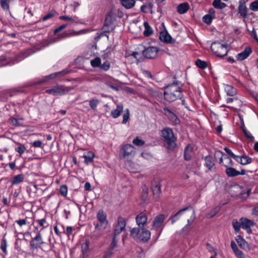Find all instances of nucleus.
Instances as JSON below:
<instances>
[{
	"mask_svg": "<svg viewBox=\"0 0 258 258\" xmlns=\"http://www.w3.org/2000/svg\"><path fill=\"white\" fill-rule=\"evenodd\" d=\"M67 27V24H63L54 30L53 36H52V38L51 40L52 43H54L60 41L66 37H72L81 35L88 33L90 31L89 29H85L79 31H73L71 33L66 35L62 31Z\"/></svg>",
	"mask_w": 258,
	"mask_h": 258,
	"instance_id": "nucleus-1",
	"label": "nucleus"
},
{
	"mask_svg": "<svg viewBox=\"0 0 258 258\" xmlns=\"http://www.w3.org/2000/svg\"><path fill=\"white\" fill-rule=\"evenodd\" d=\"M164 98L169 102H172L182 97L181 89L176 83L167 86L164 91Z\"/></svg>",
	"mask_w": 258,
	"mask_h": 258,
	"instance_id": "nucleus-2",
	"label": "nucleus"
},
{
	"mask_svg": "<svg viewBox=\"0 0 258 258\" xmlns=\"http://www.w3.org/2000/svg\"><path fill=\"white\" fill-rule=\"evenodd\" d=\"M131 235L137 242H147L151 237V232L145 228H134L131 230Z\"/></svg>",
	"mask_w": 258,
	"mask_h": 258,
	"instance_id": "nucleus-3",
	"label": "nucleus"
},
{
	"mask_svg": "<svg viewBox=\"0 0 258 258\" xmlns=\"http://www.w3.org/2000/svg\"><path fill=\"white\" fill-rule=\"evenodd\" d=\"M162 140L166 143V148L173 150L176 146V137L174 135L173 131L170 128H165L162 131Z\"/></svg>",
	"mask_w": 258,
	"mask_h": 258,
	"instance_id": "nucleus-4",
	"label": "nucleus"
},
{
	"mask_svg": "<svg viewBox=\"0 0 258 258\" xmlns=\"http://www.w3.org/2000/svg\"><path fill=\"white\" fill-rule=\"evenodd\" d=\"M211 49L213 53L220 57L225 56L228 52L227 45L219 41L213 42L211 46Z\"/></svg>",
	"mask_w": 258,
	"mask_h": 258,
	"instance_id": "nucleus-5",
	"label": "nucleus"
},
{
	"mask_svg": "<svg viewBox=\"0 0 258 258\" xmlns=\"http://www.w3.org/2000/svg\"><path fill=\"white\" fill-rule=\"evenodd\" d=\"M96 218L99 223L95 224V228L99 231L105 229L108 224L105 212L103 210H99L97 214Z\"/></svg>",
	"mask_w": 258,
	"mask_h": 258,
	"instance_id": "nucleus-6",
	"label": "nucleus"
},
{
	"mask_svg": "<svg viewBox=\"0 0 258 258\" xmlns=\"http://www.w3.org/2000/svg\"><path fill=\"white\" fill-rule=\"evenodd\" d=\"M73 89V88L72 87L57 85L52 89L46 90L45 92L54 96L63 95Z\"/></svg>",
	"mask_w": 258,
	"mask_h": 258,
	"instance_id": "nucleus-7",
	"label": "nucleus"
},
{
	"mask_svg": "<svg viewBox=\"0 0 258 258\" xmlns=\"http://www.w3.org/2000/svg\"><path fill=\"white\" fill-rule=\"evenodd\" d=\"M136 151L134 147L131 144L124 145L120 149V155L121 158L128 160L134 157Z\"/></svg>",
	"mask_w": 258,
	"mask_h": 258,
	"instance_id": "nucleus-8",
	"label": "nucleus"
},
{
	"mask_svg": "<svg viewBox=\"0 0 258 258\" xmlns=\"http://www.w3.org/2000/svg\"><path fill=\"white\" fill-rule=\"evenodd\" d=\"M164 219V215L160 214L156 216L153 221L152 229L156 231H159L158 237L160 235L163 228V222Z\"/></svg>",
	"mask_w": 258,
	"mask_h": 258,
	"instance_id": "nucleus-9",
	"label": "nucleus"
},
{
	"mask_svg": "<svg viewBox=\"0 0 258 258\" xmlns=\"http://www.w3.org/2000/svg\"><path fill=\"white\" fill-rule=\"evenodd\" d=\"M125 226L126 221L125 219L121 217H119L117 218V223L114 227L113 235L115 236L119 235L122 231L125 230Z\"/></svg>",
	"mask_w": 258,
	"mask_h": 258,
	"instance_id": "nucleus-10",
	"label": "nucleus"
},
{
	"mask_svg": "<svg viewBox=\"0 0 258 258\" xmlns=\"http://www.w3.org/2000/svg\"><path fill=\"white\" fill-rule=\"evenodd\" d=\"M239 221L241 222V228L246 230L248 234H251L252 233L251 227L255 225V222L245 217L240 218Z\"/></svg>",
	"mask_w": 258,
	"mask_h": 258,
	"instance_id": "nucleus-11",
	"label": "nucleus"
},
{
	"mask_svg": "<svg viewBox=\"0 0 258 258\" xmlns=\"http://www.w3.org/2000/svg\"><path fill=\"white\" fill-rule=\"evenodd\" d=\"M158 51L159 49L157 47H148L143 51V55L147 58H154L157 56Z\"/></svg>",
	"mask_w": 258,
	"mask_h": 258,
	"instance_id": "nucleus-12",
	"label": "nucleus"
},
{
	"mask_svg": "<svg viewBox=\"0 0 258 258\" xmlns=\"http://www.w3.org/2000/svg\"><path fill=\"white\" fill-rule=\"evenodd\" d=\"M44 243L41 233L38 232L35 237L30 241V247L32 249H37Z\"/></svg>",
	"mask_w": 258,
	"mask_h": 258,
	"instance_id": "nucleus-13",
	"label": "nucleus"
},
{
	"mask_svg": "<svg viewBox=\"0 0 258 258\" xmlns=\"http://www.w3.org/2000/svg\"><path fill=\"white\" fill-rule=\"evenodd\" d=\"M247 1L248 0H239L238 2V13L240 15V18L245 19L247 17L248 9L246 4Z\"/></svg>",
	"mask_w": 258,
	"mask_h": 258,
	"instance_id": "nucleus-14",
	"label": "nucleus"
},
{
	"mask_svg": "<svg viewBox=\"0 0 258 258\" xmlns=\"http://www.w3.org/2000/svg\"><path fill=\"white\" fill-rule=\"evenodd\" d=\"M68 73L69 71L67 70H63L62 71L51 74L49 75L46 76L44 77H43V78L41 80L40 83L47 82L49 80H53L55 78L63 76Z\"/></svg>",
	"mask_w": 258,
	"mask_h": 258,
	"instance_id": "nucleus-15",
	"label": "nucleus"
},
{
	"mask_svg": "<svg viewBox=\"0 0 258 258\" xmlns=\"http://www.w3.org/2000/svg\"><path fill=\"white\" fill-rule=\"evenodd\" d=\"M252 53V49L249 46H246L244 49L236 55L238 60L242 61L247 58Z\"/></svg>",
	"mask_w": 258,
	"mask_h": 258,
	"instance_id": "nucleus-16",
	"label": "nucleus"
},
{
	"mask_svg": "<svg viewBox=\"0 0 258 258\" xmlns=\"http://www.w3.org/2000/svg\"><path fill=\"white\" fill-rule=\"evenodd\" d=\"M136 222L137 225L140 228H143L145 224L146 223L147 221V216L146 214L144 212H141L136 217Z\"/></svg>",
	"mask_w": 258,
	"mask_h": 258,
	"instance_id": "nucleus-17",
	"label": "nucleus"
},
{
	"mask_svg": "<svg viewBox=\"0 0 258 258\" xmlns=\"http://www.w3.org/2000/svg\"><path fill=\"white\" fill-rule=\"evenodd\" d=\"M235 160L238 163L243 165L250 164L252 162V159L245 154L241 156H237Z\"/></svg>",
	"mask_w": 258,
	"mask_h": 258,
	"instance_id": "nucleus-18",
	"label": "nucleus"
},
{
	"mask_svg": "<svg viewBox=\"0 0 258 258\" xmlns=\"http://www.w3.org/2000/svg\"><path fill=\"white\" fill-rule=\"evenodd\" d=\"M18 56L16 57L15 58L14 62H12L10 61L9 59H8L6 55H1L0 56V67H5L9 64H14L15 62H18L24 58V57L21 59H18Z\"/></svg>",
	"mask_w": 258,
	"mask_h": 258,
	"instance_id": "nucleus-19",
	"label": "nucleus"
},
{
	"mask_svg": "<svg viewBox=\"0 0 258 258\" xmlns=\"http://www.w3.org/2000/svg\"><path fill=\"white\" fill-rule=\"evenodd\" d=\"M192 208L191 206H188L186 208H184L179 211H178L177 213H176L175 214H174L171 217V223L173 224H174L177 220H178L181 215H183L184 212L189 209H191Z\"/></svg>",
	"mask_w": 258,
	"mask_h": 258,
	"instance_id": "nucleus-20",
	"label": "nucleus"
},
{
	"mask_svg": "<svg viewBox=\"0 0 258 258\" xmlns=\"http://www.w3.org/2000/svg\"><path fill=\"white\" fill-rule=\"evenodd\" d=\"M151 188L153 195L157 197H158L161 193L160 184L158 181H153L151 184Z\"/></svg>",
	"mask_w": 258,
	"mask_h": 258,
	"instance_id": "nucleus-21",
	"label": "nucleus"
},
{
	"mask_svg": "<svg viewBox=\"0 0 258 258\" xmlns=\"http://www.w3.org/2000/svg\"><path fill=\"white\" fill-rule=\"evenodd\" d=\"M205 165L208 168L209 170H212L215 168V163L213 157L208 155L205 157Z\"/></svg>",
	"mask_w": 258,
	"mask_h": 258,
	"instance_id": "nucleus-22",
	"label": "nucleus"
},
{
	"mask_svg": "<svg viewBox=\"0 0 258 258\" xmlns=\"http://www.w3.org/2000/svg\"><path fill=\"white\" fill-rule=\"evenodd\" d=\"M159 38L166 43H170L171 41V37L166 30L160 32Z\"/></svg>",
	"mask_w": 258,
	"mask_h": 258,
	"instance_id": "nucleus-23",
	"label": "nucleus"
},
{
	"mask_svg": "<svg viewBox=\"0 0 258 258\" xmlns=\"http://www.w3.org/2000/svg\"><path fill=\"white\" fill-rule=\"evenodd\" d=\"M189 9V4L185 2L179 4L177 7V12L180 14H183L187 12Z\"/></svg>",
	"mask_w": 258,
	"mask_h": 258,
	"instance_id": "nucleus-24",
	"label": "nucleus"
},
{
	"mask_svg": "<svg viewBox=\"0 0 258 258\" xmlns=\"http://www.w3.org/2000/svg\"><path fill=\"white\" fill-rule=\"evenodd\" d=\"M95 157V154L93 152L89 151L87 152L86 154H84L82 156V158H84V163L86 164L92 163L94 161Z\"/></svg>",
	"mask_w": 258,
	"mask_h": 258,
	"instance_id": "nucleus-25",
	"label": "nucleus"
},
{
	"mask_svg": "<svg viewBox=\"0 0 258 258\" xmlns=\"http://www.w3.org/2000/svg\"><path fill=\"white\" fill-rule=\"evenodd\" d=\"M224 89L227 95L229 96H234L237 94L236 89L230 85H225Z\"/></svg>",
	"mask_w": 258,
	"mask_h": 258,
	"instance_id": "nucleus-26",
	"label": "nucleus"
},
{
	"mask_svg": "<svg viewBox=\"0 0 258 258\" xmlns=\"http://www.w3.org/2000/svg\"><path fill=\"white\" fill-rule=\"evenodd\" d=\"M225 173L229 177H235L239 175V171L231 167L226 168Z\"/></svg>",
	"mask_w": 258,
	"mask_h": 258,
	"instance_id": "nucleus-27",
	"label": "nucleus"
},
{
	"mask_svg": "<svg viewBox=\"0 0 258 258\" xmlns=\"http://www.w3.org/2000/svg\"><path fill=\"white\" fill-rule=\"evenodd\" d=\"M123 110V105L119 104L117 105L116 108L111 112V115L113 118H116L120 116Z\"/></svg>",
	"mask_w": 258,
	"mask_h": 258,
	"instance_id": "nucleus-28",
	"label": "nucleus"
},
{
	"mask_svg": "<svg viewBox=\"0 0 258 258\" xmlns=\"http://www.w3.org/2000/svg\"><path fill=\"white\" fill-rule=\"evenodd\" d=\"M196 218V215L194 210H192V215L190 216V218L188 219L187 221V224L182 229L183 232H185L188 230V227L191 225L195 219Z\"/></svg>",
	"mask_w": 258,
	"mask_h": 258,
	"instance_id": "nucleus-29",
	"label": "nucleus"
},
{
	"mask_svg": "<svg viewBox=\"0 0 258 258\" xmlns=\"http://www.w3.org/2000/svg\"><path fill=\"white\" fill-rule=\"evenodd\" d=\"M24 176L23 174H20L15 175L11 180V182L12 184H17L23 181Z\"/></svg>",
	"mask_w": 258,
	"mask_h": 258,
	"instance_id": "nucleus-30",
	"label": "nucleus"
},
{
	"mask_svg": "<svg viewBox=\"0 0 258 258\" xmlns=\"http://www.w3.org/2000/svg\"><path fill=\"white\" fill-rule=\"evenodd\" d=\"M144 26L145 27V30L144 31V34L145 36H149L151 35L153 33L152 28L149 25L148 23L145 22L144 23Z\"/></svg>",
	"mask_w": 258,
	"mask_h": 258,
	"instance_id": "nucleus-31",
	"label": "nucleus"
},
{
	"mask_svg": "<svg viewBox=\"0 0 258 258\" xmlns=\"http://www.w3.org/2000/svg\"><path fill=\"white\" fill-rule=\"evenodd\" d=\"M152 7L153 4L151 3H147L141 7V10L142 12L147 13L152 10Z\"/></svg>",
	"mask_w": 258,
	"mask_h": 258,
	"instance_id": "nucleus-32",
	"label": "nucleus"
},
{
	"mask_svg": "<svg viewBox=\"0 0 258 258\" xmlns=\"http://www.w3.org/2000/svg\"><path fill=\"white\" fill-rule=\"evenodd\" d=\"M121 4L126 9L132 8L135 4V0H121Z\"/></svg>",
	"mask_w": 258,
	"mask_h": 258,
	"instance_id": "nucleus-33",
	"label": "nucleus"
},
{
	"mask_svg": "<svg viewBox=\"0 0 258 258\" xmlns=\"http://www.w3.org/2000/svg\"><path fill=\"white\" fill-rule=\"evenodd\" d=\"M7 246H8V244H7V240L5 238H3V239H2L1 241L0 248L5 255H7L8 253L7 249Z\"/></svg>",
	"mask_w": 258,
	"mask_h": 258,
	"instance_id": "nucleus-34",
	"label": "nucleus"
},
{
	"mask_svg": "<svg viewBox=\"0 0 258 258\" xmlns=\"http://www.w3.org/2000/svg\"><path fill=\"white\" fill-rule=\"evenodd\" d=\"M213 6L215 8L222 9L226 7V5L222 2L221 0H214Z\"/></svg>",
	"mask_w": 258,
	"mask_h": 258,
	"instance_id": "nucleus-35",
	"label": "nucleus"
},
{
	"mask_svg": "<svg viewBox=\"0 0 258 258\" xmlns=\"http://www.w3.org/2000/svg\"><path fill=\"white\" fill-rule=\"evenodd\" d=\"M101 62V58L99 57H96L90 61L91 66L94 68H99Z\"/></svg>",
	"mask_w": 258,
	"mask_h": 258,
	"instance_id": "nucleus-36",
	"label": "nucleus"
},
{
	"mask_svg": "<svg viewBox=\"0 0 258 258\" xmlns=\"http://www.w3.org/2000/svg\"><path fill=\"white\" fill-rule=\"evenodd\" d=\"M19 146L15 148V150L16 152H18L19 154V156L20 157L25 153L26 148L24 145L23 144H19Z\"/></svg>",
	"mask_w": 258,
	"mask_h": 258,
	"instance_id": "nucleus-37",
	"label": "nucleus"
},
{
	"mask_svg": "<svg viewBox=\"0 0 258 258\" xmlns=\"http://www.w3.org/2000/svg\"><path fill=\"white\" fill-rule=\"evenodd\" d=\"M168 117L169 119L175 124H178L179 123V120L177 116L170 111H169Z\"/></svg>",
	"mask_w": 258,
	"mask_h": 258,
	"instance_id": "nucleus-38",
	"label": "nucleus"
},
{
	"mask_svg": "<svg viewBox=\"0 0 258 258\" xmlns=\"http://www.w3.org/2000/svg\"><path fill=\"white\" fill-rule=\"evenodd\" d=\"M232 226L235 232L239 233L240 231V227H241V222L238 221L237 220H233L232 221Z\"/></svg>",
	"mask_w": 258,
	"mask_h": 258,
	"instance_id": "nucleus-39",
	"label": "nucleus"
},
{
	"mask_svg": "<svg viewBox=\"0 0 258 258\" xmlns=\"http://www.w3.org/2000/svg\"><path fill=\"white\" fill-rule=\"evenodd\" d=\"M90 241L89 239H85V242L82 244L81 248L83 254H85L88 250Z\"/></svg>",
	"mask_w": 258,
	"mask_h": 258,
	"instance_id": "nucleus-40",
	"label": "nucleus"
},
{
	"mask_svg": "<svg viewBox=\"0 0 258 258\" xmlns=\"http://www.w3.org/2000/svg\"><path fill=\"white\" fill-rule=\"evenodd\" d=\"M89 103L91 108L94 110H96L99 103V101L97 99H92L89 101Z\"/></svg>",
	"mask_w": 258,
	"mask_h": 258,
	"instance_id": "nucleus-41",
	"label": "nucleus"
},
{
	"mask_svg": "<svg viewBox=\"0 0 258 258\" xmlns=\"http://www.w3.org/2000/svg\"><path fill=\"white\" fill-rule=\"evenodd\" d=\"M195 63L196 66L201 69H205L207 67V62L200 59H198Z\"/></svg>",
	"mask_w": 258,
	"mask_h": 258,
	"instance_id": "nucleus-42",
	"label": "nucleus"
},
{
	"mask_svg": "<svg viewBox=\"0 0 258 258\" xmlns=\"http://www.w3.org/2000/svg\"><path fill=\"white\" fill-rule=\"evenodd\" d=\"M224 162L225 163H223V165L226 168L229 167H231L233 165V161L232 160L228 157L226 155H224Z\"/></svg>",
	"mask_w": 258,
	"mask_h": 258,
	"instance_id": "nucleus-43",
	"label": "nucleus"
},
{
	"mask_svg": "<svg viewBox=\"0 0 258 258\" xmlns=\"http://www.w3.org/2000/svg\"><path fill=\"white\" fill-rule=\"evenodd\" d=\"M12 0H0V4L2 8L4 10H9L10 9L9 7V3Z\"/></svg>",
	"mask_w": 258,
	"mask_h": 258,
	"instance_id": "nucleus-44",
	"label": "nucleus"
},
{
	"mask_svg": "<svg viewBox=\"0 0 258 258\" xmlns=\"http://www.w3.org/2000/svg\"><path fill=\"white\" fill-rule=\"evenodd\" d=\"M22 119L21 118H16L14 117L11 118L9 120L10 123L14 126H19L21 125L20 122Z\"/></svg>",
	"mask_w": 258,
	"mask_h": 258,
	"instance_id": "nucleus-45",
	"label": "nucleus"
},
{
	"mask_svg": "<svg viewBox=\"0 0 258 258\" xmlns=\"http://www.w3.org/2000/svg\"><path fill=\"white\" fill-rule=\"evenodd\" d=\"M110 68V63L108 61H105L100 66V69L104 71H107Z\"/></svg>",
	"mask_w": 258,
	"mask_h": 258,
	"instance_id": "nucleus-46",
	"label": "nucleus"
},
{
	"mask_svg": "<svg viewBox=\"0 0 258 258\" xmlns=\"http://www.w3.org/2000/svg\"><path fill=\"white\" fill-rule=\"evenodd\" d=\"M225 154H223V153L220 151H216L215 153V157H219V163L222 164L223 165V163H225L224 162V155Z\"/></svg>",
	"mask_w": 258,
	"mask_h": 258,
	"instance_id": "nucleus-47",
	"label": "nucleus"
},
{
	"mask_svg": "<svg viewBox=\"0 0 258 258\" xmlns=\"http://www.w3.org/2000/svg\"><path fill=\"white\" fill-rule=\"evenodd\" d=\"M251 189L248 188L246 190L245 192H241L240 195V198L243 200H245L249 197L251 194Z\"/></svg>",
	"mask_w": 258,
	"mask_h": 258,
	"instance_id": "nucleus-48",
	"label": "nucleus"
},
{
	"mask_svg": "<svg viewBox=\"0 0 258 258\" xmlns=\"http://www.w3.org/2000/svg\"><path fill=\"white\" fill-rule=\"evenodd\" d=\"M249 9L254 12L258 11V0L252 2L249 5Z\"/></svg>",
	"mask_w": 258,
	"mask_h": 258,
	"instance_id": "nucleus-49",
	"label": "nucleus"
},
{
	"mask_svg": "<svg viewBox=\"0 0 258 258\" xmlns=\"http://www.w3.org/2000/svg\"><path fill=\"white\" fill-rule=\"evenodd\" d=\"M190 150L189 148V147L187 146L185 147L184 149V157L185 160H189L190 159L191 156H190Z\"/></svg>",
	"mask_w": 258,
	"mask_h": 258,
	"instance_id": "nucleus-50",
	"label": "nucleus"
},
{
	"mask_svg": "<svg viewBox=\"0 0 258 258\" xmlns=\"http://www.w3.org/2000/svg\"><path fill=\"white\" fill-rule=\"evenodd\" d=\"M133 143L137 146H142L145 144V142L140 139L138 137H137L134 139Z\"/></svg>",
	"mask_w": 258,
	"mask_h": 258,
	"instance_id": "nucleus-51",
	"label": "nucleus"
},
{
	"mask_svg": "<svg viewBox=\"0 0 258 258\" xmlns=\"http://www.w3.org/2000/svg\"><path fill=\"white\" fill-rule=\"evenodd\" d=\"M59 192L60 194L63 196L66 197L68 194V187L66 185H61L60 186Z\"/></svg>",
	"mask_w": 258,
	"mask_h": 258,
	"instance_id": "nucleus-52",
	"label": "nucleus"
},
{
	"mask_svg": "<svg viewBox=\"0 0 258 258\" xmlns=\"http://www.w3.org/2000/svg\"><path fill=\"white\" fill-rule=\"evenodd\" d=\"M130 117V111L128 109H126L124 113L123 114V120L122 123L125 124L128 121Z\"/></svg>",
	"mask_w": 258,
	"mask_h": 258,
	"instance_id": "nucleus-53",
	"label": "nucleus"
},
{
	"mask_svg": "<svg viewBox=\"0 0 258 258\" xmlns=\"http://www.w3.org/2000/svg\"><path fill=\"white\" fill-rule=\"evenodd\" d=\"M117 236H113L112 241L110 244V247L108 250H110L111 251H113L114 248L116 246L118 240L116 239Z\"/></svg>",
	"mask_w": 258,
	"mask_h": 258,
	"instance_id": "nucleus-54",
	"label": "nucleus"
},
{
	"mask_svg": "<svg viewBox=\"0 0 258 258\" xmlns=\"http://www.w3.org/2000/svg\"><path fill=\"white\" fill-rule=\"evenodd\" d=\"M214 19L211 15H206L203 17V20L205 23L210 24Z\"/></svg>",
	"mask_w": 258,
	"mask_h": 258,
	"instance_id": "nucleus-55",
	"label": "nucleus"
},
{
	"mask_svg": "<svg viewBox=\"0 0 258 258\" xmlns=\"http://www.w3.org/2000/svg\"><path fill=\"white\" fill-rule=\"evenodd\" d=\"M56 14L55 11H51L42 18V21H45L53 17Z\"/></svg>",
	"mask_w": 258,
	"mask_h": 258,
	"instance_id": "nucleus-56",
	"label": "nucleus"
},
{
	"mask_svg": "<svg viewBox=\"0 0 258 258\" xmlns=\"http://www.w3.org/2000/svg\"><path fill=\"white\" fill-rule=\"evenodd\" d=\"M220 208L217 207L215 208L211 213H209L207 215V217L210 218L214 217L219 211Z\"/></svg>",
	"mask_w": 258,
	"mask_h": 258,
	"instance_id": "nucleus-57",
	"label": "nucleus"
},
{
	"mask_svg": "<svg viewBox=\"0 0 258 258\" xmlns=\"http://www.w3.org/2000/svg\"><path fill=\"white\" fill-rule=\"evenodd\" d=\"M224 150L226 152V153L231 158H233L235 160L236 159V157H237V155H235L233 152L230 149H229L227 147H225L224 148Z\"/></svg>",
	"mask_w": 258,
	"mask_h": 258,
	"instance_id": "nucleus-58",
	"label": "nucleus"
},
{
	"mask_svg": "<svg viewBox=\"0 0 258 258\" xmlns=\"http://www.w3.org/2000/svg\"><path fill=\"white\" fill-rule=\"evenodd\" d=\"M32 146L35 148H43L42 143L41 141L36 140L32 143Z\"/></svg>",
	"mask_w": 258,
	"mask_h": 258,
	"instance_id": "nucleus-59",
	"label": "nucleus"
},
{
	"mask_svg": "<svg viewBox=\"0 0 258 258\" xmlns=\"http://www.w3.org/2000/svg\"><path fill=\"white\" fill-rule=\"evenodd\" d=\"M243 133L244 134V136L246 138L249 139L252 141H254V137L251 135V134L250 133V132H249L248 130H244Z\"/></svg>",
	"mask_w": 258,
	"mask_h": 258,
	"instance_id": "nucleus-60",
	"label": "nucleus"
},
{
	"mask_svg": "<svg viewBox=\"0 0 258 258\" xmlns=\"http://www.w3.org/2000/svg\"><path fill=\"white\" fill-rule=\"evenodd\" d=\"M234 253L237 257V258H246V256L243 254L242 251L240 250L239 249L238 250H237V251H235Z\"/></svg>",
	"mask_w": 258,
	"mask_h": 258,
	"instance_id": "nucleus-61",
	"label": "nucleus"
},
{
	"mask_svg": "<svg viewBox=\"0 0 258 258\" xmlns=\"http://www.w3.org/2000/svg\"><path fill=\"white\" fill-rule=\"evenodd\" d=\"M36 222L39 224L40 226L45 227V224L46 223L45 218L38 219L36 220Z\"/></svg>",
	"mask_w": 258,
	"mask_h": 258,
	"instance_id": "nucleus-62",
	"label": "nucleus"
},
{
	"mask_svg": "<svg viewBox=\"0 0 258 258\" xmlns=\"http://www.w3.org/2000/svg\"><path fill=\"white\" fill-rule=\"evenodd\" d=\"M15 222L17 223L20 227L27 224L26 219H24L16 220Z\"/></svg>",
	"mask_w": 258,
	"mask_h": 258,
	"instance_id": "nucleus-63",
	"label": "nucleus"
},
{
	"mask_svg": "<svg viewBox=\"0 0 258 258\" xmlns=\"http://www.w3.org/2000/svg\"><path fill=\"white\" fill-rule=\"evenodd\" d=\"M112 254V251L110 250H107L104 253L103 258H111Z\"/></svg>",
	"mask_w": 258,
	"mask_h": 258,
	"instance_id": "nucleus-64",
	"label": "nucleus"
}]
</instances>
